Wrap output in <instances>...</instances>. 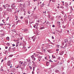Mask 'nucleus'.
<instances>
[{"label": "nucleus", "instance_id": "f257e3e1", "mask_svg": "<svg viewBox=\"0 0 74 74\" xmlns=\"http://www.w3.org/2000/svg\"><path fill=\"white\" fill-rule=\"evenodd\" d=\"M11 61L9 60L8 61L7 63V65L8 66H10V64H11Z\"/></svg>", "mask_w": 74, "mask_h": 74}, {"label": "nucleus", "instance_id": "f03ea898", "mask_svg": "<svg viewBox=\"0 0 74 74\" xmlns=\"http://www.w3.org/2000/svg\"><path fill=\"white\" fill-rule=\"evenodd\" d=\"M15 47L14 48H13L12 49V50L11 51V52H14L15 51Z\"/></svg>", "mask_w": 74, "mask_h": 74}, {"label": "nucleus", "instance_id": "7ed1b4c3", "mask_svg": "<svg viewBox=\"0 0 74 74\" xmlns=\"http://www.w3.org/2000/svg\"><path fill=\"white\" fill-rule=\"evenodd\" d=\"M9 12H12V9L9 8H8V9L7 10Z\"/></svg>", "mask_w": 74, "mask_h": 74}, {"label": "nucleus", "instance_id": "20e7f679", "mask_svg": "<svg viewBox=\"0 0 74 74\" xmlns=\"http://www.w3.org/2000/svg\"><path fill=\"white\" fill-rule=\"evenodd\" d=\"M23 49H24L25 51V52H26L27 51V49L26 48V47L25 46H23Z\"/></svg>", "mask_w": 74, "mask_h": 74}, {"label": "nucleus", "instance_id": "39448f33", "mask_svg": "<svg viewBox=\"0 0 74 74\" xmlns=\"http://www.w3.org/2000/svg\"><path fill=\"white\" fill-rule=\"evenodd\" d=\"M64 53V52H63V51H61L59 53V55H60L62 56V55L63 53Z\"/></svg>", "mask_w": 74, "mask_h": 74}, {"label": "nucleus", "instance_id": "423d86ee", "mask_svg": "<svg viewBox=\"0 0 74 74\" xmlns=\"http://www.w3.org/2000/svg\"><path fill=\"white\" fill-rule=\"evenodd\" d=\"M41 49L42 50V51L44 52H45V49H44V47H41Z\"/></svg>", "mask_w": 74, "mask_h": 74}, {"label": "nucleus", "instance_id": "0eeeda50", "mask_svg": "<svg viewBox=\"0 0 74 74\" xmlns=\"http://www.w3.org/2000/svg\"><path fill=\"white\" fill-rule=\"evenodd\" d=\"M46 63L47 66H49V62L47 61L46 62Z\"/></svg>", "mask_w": 74, "mask_h": 74}, {"label": "nucleus", "instance_id": "6e6552de", "mask_svg": "<svg viewBox=\"0 0 74 74\" xmlns=\"http://www.w3.org/2000/svg\"><path fill=\"white\" fill-rule=\"evenodd\" d=\"M41 58H42V57L41 56H39L38 57V60H39V62H40V60H41Z\"/></svg>", "mask_w": 74, "mask_h": 74}, {"label": "nucleus", "instance_id": "1a4fd4ad", "mask_svg": "<svg viewBox=\"0 0 74 74\" xmlns=\"http://www.w3.org/2000/svg\"><path fill=\"white\" fill-rule=\"evenodd\" d=\"M11 51H12V48L11 47V46H10L9 48L8 51L11 52Z\"/></svg>", "mask_w": 74, "mask_h": 74}, {"label": "nucleus", "instance_id": "9d476101", "mask_svg": "<svg viewBox=\"0 0 74 74\" xmlns=\"http://www.w3.org/2000/svg\"><path fill=\"white\" fill-rule=\"evenodd\" d=\"M60 22H57V25L58 26H60Z\"/></svg>", "mask_w": 74, "mask_h": 74}, {"label": "nucleus", "instance_id": "9b49d317", "mask_svg": "<svg viewBox=\"0 0 74 74\" xmlns=\"http://www.w3.org/2000/svg\"><path fill=\"white\" fill-rule=\"evenodd\" d=\"M6 26L7 27H10V26H11V24L10 23H7V24H6Z\"/></svg>", "mask_w": 74, "mask_h": 74}, {"label": "nucleus", "instance_id": "f8f14e48", "mask_svg": "<svg viewBox=\"0 0 74 74\" xmlns=\"http://www.w3.org/2000/svg\"><path fill=\"white\" fill-rule=\"evenodd\" d=\"M2 7H3V9H6V5H3Z\"/></svg>", "mask_w": 74, "mask_h": 74}, {"label": "nucleus", "instance_id": "ddd939ff", "mask_svg": "<svg viewBox=\"0 0 74 74\" xmlns=\"http://www.w3.org/2000/svg\"><path fill=\"white\" fill-rule=\"evenodd\" d=\"M64 40V42L65 43L67 42H68V39H65Z\"/></svg>", "mask_w": 74, "mask_h": 74}, {"label": "nucleus", "instance_id": "4468645a", "mask_svg": "<svg viewBox=\"0 0 74 74\" xmlns=\"http://www.w3.org/2000/svg\"><path fill=\"white\" fill-rule=\"evenodd\" d=\"M6 7H10V5H9L8 4H6Z\"/></svg>", "mask_w": 74, "mask_h": 74}, {"label": "nucleus", "instance_id": "2eb2a0df", "mask_svg": "<svg viewBox=\"0 0 74 74\" xmlns=\"http://www.w3.org/2000/svg\"><path fill=\"white\" fill-rule=\"evenodd\" d=\"M55 72H56V73H60L59 71L58 70H56Z\"/></svg>", "mask_w": 74, "mask_h": 74}, {"label": "nucleus", "instance_id": "dca6fc26", "mask_svg": "<svg viewBox=\"0 0 74 74\" xmlns=\"http://www.w3.org/2000/svg\"><path fill=\"white\" fill-rule=\"evenodd\" d=\"M18 45H19V42H17L16 43V47H18Z\"/></svg>", "mask_w": 74, "mask_h": 74}, {"label": "nucleus", "instance_id": "f3484780", "mask_svg": "<svg viewBox=\"0 0 74 74\" xmlns=\"http://www.w3.org/2000/svg\"><path fill=\"white\" fill-rule=\"evenodd\" d=\"M12 56H13V55H9L8 56V58H12Z\"/></svg>", "mask_w": 74, "mask_h": 74}, {"label": "nucleus", "instance_id": "a211bd4d", "mask_svg": "<svg viewBox=\"0 0 74 74\" xmlns=\"http://www.w3.org/2000/svg\"><path fill=\"white\" fill-rule=\"evenodd\" d=\"M25 22L27 25V23H28V20H26L25 21Z\"/></svg>", "mask_w": 74, "mask_h": 74}, {"label": "nucleus", "instance_id": "6ab92c4d", "mask_svg": "<svg viewBox=\"0 0 74 74\" xmlns=\"http://www.w3.org/2000/svg\"><path fill=\"white\" fill-rule=\"evenodd\" d=\"M44 6V4L43 3L42 5H41V7H43Z\"/></svg>", "mask_w": 74, "mask_h": 74}, {"label": "nucleus", "instance_id": "aec40b11", "mask_svg": "<svg viewBox=\"0 0 74 74\" xmlns=\"http://www.w3.org/2000/svg\"><path fill=\"white\" fill-rule=\"evenodd\" d=\"M6 45H7V46H8V47L10 46V43H7L6 44Z\"/></svg>", "mask_w": 74, "mask_h": 74}, {"label": "nucleus", "instance_id": "412c9836", "mask_svg": "<svg viewBox=\"0 0 74 74\" xmlns=\"http://www.w3.org/2000/svg\"><path fill=\"white\" fill-rule=\"evenodd\" d=\"M15 26H16V24H14V25H13L12 26V27H15Z\"/></svg>", "mask_w": 74, "mask_h": 74}, {"label": "nucleus", "instance_id": "4be33fe9", "mask_svg": "<svg viewBox=\"0 0 74 74\" xmlns=\"http://www.w3.org/2000/svg\"><path fill=\"white\" fill-rule=\"evenodd\" d=\"M19 63H20V64H22L23 63V61H19Z\"/></svg>", "mask_w": 74, "mask_h": 74}, {"label": "nucleus", "instance_id": "5701e85b", "mask_svg": "<svg viewBox=\"0 0 74 74\" xmlns=\"http://www.w3.org/2000/svg\"><path fill=\"white\" fill-rule=\"evenodd\" d=\"M40 29L41 30H42V29H44V27H40Z\"/></svg>", "mask_w": 74, "mask_h": 74}, {"label": "nucleus", "instance_id": "b1692460", "mask_svg": "<svg viewBox=\"0 0 74 74\" xmlns=\"http://www.w3.org/2000/svg\"><path fill=\"white\" fill-rule=\"evenodd\" d=\"M6 40H10V38H9V37H6Z\"/></svg>", "mask_w": 74, "mask_h": 74}, {"label": "nucleus", "instance_id": "393cba45", "mask_svg": "<svg viewBox=\"0 0 74 74\" xmlns=\"http://www.w3.org/2000/svg\"><path fill=\"white\" fill-rule=\"evenodd\" d=\"M29 68L30 70H32V68L31 67V66H29Z\"/></svg>", "mask_w": 74, "mask_h": 74}, {"label": "nucleus", "instance_id": "a878e982", "mask_svg": "<svg viewBox=\"0 0 74 74\" xmlns=\"http://www.w3.org/2000/svg\"><path fill=\"white\" fill-rule=\"evenodd\" d=\"M27 62H28V63H30V59L29 60H28V59H27Z\"/></svg>", "mask_w": 74, "mask_h": 74}, {"label": "nucleus", "instance_id": "bb28decb", "mask_svg": "<svg viewBox=\"0 0 74 74\" xmlns=\"http://www.w3.org/2000/svg\"><path fill=\"white\" fill-rule=\"evenodd\" d=\"M20 22V21H19V20H18V21H17V23H16V25H17V24H18V22L19 23V22Z\"/></svg>", "mask_w": 74, "mask_h": 74}, {"label": "nucleus", "instance_id": "cd10ccee", "mask_svg": "<svg viewBox=\"0 0 74 74\" xmlns=\"http://www.w3.org/2000/svg\"><path fill=\"white\" fill-rule=\"evenodd\" d=\"M15 5V3H13V4L12 5V7H15V6H14Z\"/></svg>", "mask_w": 74, "mask_h": 74}, {"label": "nucleus", "instance_id": "c85d7f7f", "mask_svg": "<svg viewBox=\"0 0 74 74\" xmlns=\"http://www.w3.org/2000/svg\"><path fill=\"white\" fill-rule=\"evenodd\" d=\"M25 63H26L25 62H24V64H23V66H25H25H26V65H25Z\"/></svg>", "mask_w": 74, "mask_h": 74}, {"label": "nucleus", "instance_id": "c756f323", "mask_svg": "<svg viewBox=\"0 0 74 74\" xmlns=\"http://www.w3.org/2000/svg\"><path fill=\"white\" fill-rule=\"evenodd\" d=\"M52 58L53 59H54V58H55V57L53 55H52Z\"/></svg>", "mask_w": 74, "mask_h": 74}, {"label": "nucleus", "instance_id": "7c9ffc66", "mask_svg": "<svg viewBox=\"0 0 74 74\" xmlns=\"http://www.w3.org/2000/svg\"><path fill=\"white\" fill-rule=\"evenodd\" d=\"M53 66H55L56 65V63H55V62H53Z\"/></svg>", "mask_w": 74, "mask_h": 74}, {"label": "nucleus", "instance_id": "2f4dec72", "mask_svg": "<svg viewBox=\"0 0 74 74\" xmlns=\"http://www.w3.org/2000/svg\"><path fill=\"white\" fill-rule=\"evenodd\" d=\"M57 47V48H59V46L60 45H56Z\"/></svg>", "mask_w": 74, "mask_h": 74}, {"label": "nucleus", "instance_id": "473e14b6", "mask_svg": "<svg viewBox=\"0 0 74 74\" xmlns=\"http://www.w3.org/2000/svg\"><path fill=\"white\" fill-rule=\"evenodd\" d=\"M3 25H4V24H3L2 23H1V24L0 23V26H1L2 27H3Z\"/></svg>", "mask_w": 74, "mask_h": 74}, {"label": "nucleus", "instance_id": "72a5a7b5", "mask_svg": "<svg viewBox=\"0 0 74 74\" xmlns=\"http://www.w3.org/2000/svg\"><path fill=\"white\" fill-rule=\"evenodd\" d=\"M31 58H32V59L34 58V55H32L31 56Z\"/></svg>", "mask_w": 74, "mask_h": 74}, {"label": "nucleus", "instance_id": "f704fd0d", "mask_svg": "<svg viewBox=\"0 0 74 74\" xmlns=\"http://www.w3.org/2000/svg\"><path fill=\"white\" fill-rule=\"evenodd\" d=\"M23 1V0H19L18 2H22Z\"/></svg>", "mask_w": 74, "mask_h": 74}, {"label": "nucleus", "instance_id": "c9c22d12", "mask_svg": "<svg viewBox=\"0 0 74 74\" xmlns=\"http://www.w3.org/2000/svg\"><path fill=\"white\" fill-rule=\"evenodd\" d=\"M36 40V38H34L33 39V41H35V40Z\"/></svg>", "mask_w": 74, "mask_h": 74}, {"label": "nucleus", "instance_id": "e433bc0d", "mask_svg": "<svg viewBox=\"0 0 74 74\" xmlns=\"http://www.w3.org/2000/svg\"><path fill=\"white\" fill-rule=\"evenodd\" d=\"M2 10H3V9L1 8L0 7V11H2Z\"/></svg>", "mask_w": 74, "mask_h": 74}, {"label": "nucleus", "instance_id": "4c0bfd02", "mask_svg": "<svg viewBox=\"0 0 74 74\" xmlns=\"http://www.w3.org/2000/svg\"><path fill=\"white\" fill-rule=\"evenodd\" d=\"M22 42H21L20 43V44H19V46H21V45H22Z\"/></svg>", "mask_w": 74, "mask_h": 74}, {"label": "nucleus", "instance_id": "58836bf2", "mask_svg": "<svg viewBox=\"0 0 74 74\" xmlns=\"http://www.w3.org/2000/svg\"><path fill=\"white\" fill-rule=\"evenodd\" d=\"M49 62H53V61H52V60H51L50 59L49 60Z\"/></svg>", "mask_w": 74, "mask_h": 74}, {"label": "nucleus", "instance_id": "ea45409f", "mask_svg": "<svg viewBox=\"0 0 74 74\" xmlns=\"http://www.w3.org/2000/svg\"><path fill=\"white\" fill-rule=\"evenodd\" d=\"M67 44H66L65 46H64V47H65V48H66V47H67Z\"/></svg>", "mask_w": 74, "mask_h": 74}, {"label": "nucleus", "instance_id": "a19ab883", "mask_svg": "<svg viewBox=\"0 0 74 74\" xmlns=\"http://www.w3.org/2000/svg\"><path fill=\"white\" fill-rule=\"evenodd\" d=\"M68 6H69V5H68V4H66V5H65L66 7H68Z\"/></svg>", "mask_w": 74, "mask_h": 74}, {"label": "nucleus", "instance_id": "79ce46f5", "mask_svg": "<svg viewBox=\"0 0 74 74\" xmlns=\"http://www.w3.org/2000/svg\"><path fill=\"white\" fill-rule=\"evenodd\" d=\"M43 14H46V11H45V12H43Z\"/></svg>", "mask_w": 74, "mask_h": 74}, {"label": "nucleus", "instance_id": "37998d69", "mask_svg": "<svg viewBox=\"0 0 74 74\" xmlns=\"http://www.w3.org/2000/svg\"><path fill=\"white\" fill-rule=\"evenodd\" d=\"M19 65H17V66L16 67V69H18V68H19Z\"/></svg>", "mask_w": 74, "mask_h": 74}, {"label": "nucleus", "instance_id": "c03bdc74", "mask_svg": "<svg viewBox=\"0 0 74 74\" xmlns=\"http://www.w3.org/2000/svg\"><path fill=\"white\" fill-rule=\"evenodd\" d=\"M33 60H34V61L36 60V58L34 57L33 58H32Z\"/></svg>", "mask_w": 74, "mask_h": 74}, {"label": "nucleus", "instance_id": "a18cd8bd", "mask_svg": "<svg viewBox=\"0 0 74 74\" xmlns=\"http://www.w3.org/2000/svg\"><path fill=\"white\" fill-rule=\"evenodd\" d=\"M12 47H15V45L14 44H12Z\"/></svg>", "mask_w": 74, "mask_h": 74}, {"label": "nucleus", "instance_id": "49530a36", "mask_svg": "<svg viewBox=\"0 0 74 74\" xmlns=\"http://www.w3.org/2000/svg\"><path fill=\"white\" fill-rule=\"evenodd\" d=\"M56 51L57 52H58V51H59V49H56Z\"/></svg>", "mask_w": 74, "mask_h": 74}, {"label": "nucleus", "instance_id": "de8ad7c7", "mask_svg": "<svg viewBox=\"0 0 74 74\" xmlns=\"http://www.w3.org/2000/svg\"><path fill=\"white\" fill-rule=\"evenodd\" d=\"M3 61H4V59H2L1 60V63H3Z\"/></svg>", "mask_w": 74, "mask_h": 74}, {"label": "nucleus", "instance_id": "09e8293b", "mask_svg": "<svg viewBox=\"0 0 74 74\" xmlns=\"http://www.w3.org/2000/svg\"><path fill=\"white\" fill-rule=\"evenodd\" d=\"M32 62L34 64H35V62H34V61H32Z\"/></svg>", "mask_w": 74, "mask_h": 74}, {"label": "nucleus", "instance_id": "8fccbe9b", "mask_svg": "<svg viewBox=\"0 0 74 74\" xmlns=\"http://www.w3.org/2000/svg\"><path fill=\"white\" fill-rule=\"evenodd\" d=\"M17 12H19V10H17V11H16Z\"/></svg>", "mask_w": 74, "mask_h": 74}, {"label": "nucleus", "instance_id": "3c124183", "mask_svg": "<svg viewBox=\"0 0 74 74\" xmlns=\"http://www.w3.org/2000/svg\"><path fill=\"white\" fill-rule=\"evenodd\" d=\"M66 27V26H63L62 27H63V28H64V29H65V28H66V27Z\"/></svg>", "mask_w": 74, "mask_h": 74}, {"label": "nucleus", "instance_id": "603ef678", "mask_svg": "<svg viewBox=\"0 0 74 74\" xmlns=\"http://www.w3.org/2000/svg\"><path fill=\"white\" fill-rule=\"evenodd\" d=\"M52 39H54V37H53V36H52Z\"/></svg>", "mask_w": 74, "mask_h": 74}, {"label": "nucleus", "instance_id": "864d4df0", "mask_svg": "<svg viewBox=\"0 0 74 74\" xmlns=\"http://www.w3.org/2000/svg\"><path fill=\"white\" fill-rule=\"evenodd\" d=\"M45 59H46V60H47V57H46L45 58Z\"/></svg>", "mask_w": 74, "mask_h": 74}, {"label": "nucleus", "instance_id": "5fc2aeb1", "mask_svg": "<svg viewBox=\"0 0 74 74\" xmlns=\"http://www.w3.org/2000/svg\"><path fill=\"white\" fill-rule=\"evenodd\" d=\"M61 2H62V3H63V5H64V1H62Z\"/></svg>", "mask_w": 74, "mask_h": 74}, {"label": "nucleus", "instance_id": "6e6d98bb", "mask_svg": "<svg viewBox=\"0 0 74 74\" xmlns=\"http://www.w3.org/2000/svg\"><path fill=\"white\" fill-rule=\"evenodd\" d=\"M36 25H35L34 26V28H36Z\"/></svg>", "mask_w": 74, "mask_h": 74}, {"label": "nucleus", "instance_id": "4d7b16f0", "mask_svg": "<svg viewBox=\"0 0 74 74\" xmlns=\"http://www.w3.org/2000/svg\"><path fill=\"white\" fill-rule=\"evenodd\" d=\"M47 41H48V42H50V40H49V39H47Z\"/></svg>", "mask_w": 74, "mask_h": 74}, {"label": "nucleus", "instance_id": "13d9d810", "mask_svg": "<svg viewBox=\"0 0 74 74\" xmlns=\"http://www.w3.org/2000/svg\"><path fill=\"white\" fill-rule=\"evenodd\" d=\"M72 19V18H70V19H69V21H71V20Z\"/></svg>", "mask_w": 74, "mask_h": 74}, {"label": "nucleus", "instance_id": "bf43d9fd", "mask_svg": "<svg viewBox=\"0 0 74 74\" xmlns=\"http://www.w3.org/2000/svg\"><path fill=\"white\" fill-rule=\"evenodd\" d=\"M36 22H38V23H39V22H40V21H39V20H38V21H36Z\"/></svg>", "mask_w": 74, "mask_h": 74}, {"label": "nucleus", "instance_id": "052dcab7", "mask_svg": "<svg viewBox=\"0 0 74 74\" xmlns=\"http://www.w3.org/2000/svg\"><path fill=\"white\" fill-rule=\"evenodd\" d=\"M28 13H29V14H30V11H28Z\"/></svg>", "mask_w": 74, "mask_h": 74}, {"label": "nucleus", "instance_id": "680f3d73", "mask_svg": "<svg viewBox=\"0 0 74 74\" xmlns=\"http://www.w3.org/2000/svg\"><path fill=\"white\" fill-rule=\"evenodd\" d=\"M47 6L48 7H49V3H48V4L47 5Z\"/></svg>", "mask_w": 74, "mask_h": 74}, {"label": "nucleus", "instance_id": "e2e57ef3", "mask_svg": "<svg viewBox=\"0 0 74 74\" xmlns=\"http://www.w3.org/2000/svg\"><path fill=\"white\" fill-rule=\"evenodd\" d=\"M49 22H47L46 23V24H49Z\"/></svg>", "mask_w": 74, "mask_h": 74}, {"label": "nucleus", "instance_id": "0e129e2a", "mask_svg": "<svg viewBox=\"0 0 74 74\" xmlns=\"http://www.w3.org/2000/svg\"><path fill=\"white\" fill-rule=\"evenodd\" d=\"M61 8H62V9H63V8H64V7L61 6Z\"/></svg>", "mask_w": 74, "mask_h": 74}, {"label": "nucleus", "instance_id": "69168bd1", "mask_svg": "<svg viewBox=\"0 0 74 74\" xmlns=\"http://www.w3.org/2000/svg\"><path fill=\"white\" fill-rule=\"evenodd\" d=\"M7 48H8V47L7 46L5 47V49H7Z\"/></svg>", "mask_w": 74, "mask_h": 74}, {"label": "nucleus", "instance_id": "338daca9", "mask_svg": "<svg viewBox=\"0 0 74 74\" xmlns=\"http://www.w3.org/2000/svg\"><path fill=\"white\" fill-rule=\"evenodd\" d=\"M34 38V36H33L32 37V39H33Z\"/></svg>", "mask_w": 74, "mask_h": 74}, {"label": "nucleus", "instance_id": "774afa93", "mask_svg": "<svg viewBox=\"0 0 74 74\" xmlns=\"http://www.w3.org/2000/svg\"><path fill=\"white\" fill-rule=\"evenodd\" d=\"M32 74H34V71H33L32 72Z\"/></svg>", "mask_w": 74, "mask_h": 74}]
</instances>
